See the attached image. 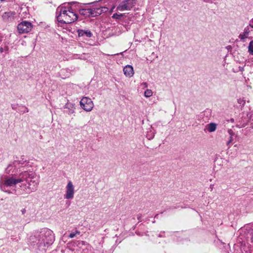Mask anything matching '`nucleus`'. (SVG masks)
Instances as JSON below:
<instances>
[{"instance_id":"7ed1b4c3","label":"nucleus","mask_w":253,"mask_h":253,"mask_svg":"<svg viewBox=\"0 0 253 253\" xmlns=\"http://www.w3.org/2000/svg\"><path fill=\"white\" fill-rule=\"evenodd\" d=\"M57 19L61 23L70 24L78 19L77 14L73 11L70 7L62 6L57 9Z\"/></svg>"},{"instance_id":"6e6552de","label":"nucleus","mask_w":253,"mask_h":253,"mask_svg":"<svg viewBox=\"0 0 253 253\" xmlns=\"http://www.w3.org/2000/svg\"><path fill=\"white\" fill-rule=\"evenodd\" d=\"M18 169V167L14 164L13 162L12 164H9L5 169V172L11 175H13L16 174V170Z\"/></svg>"},{"instance_id":"9d476101","label":"nucleus","mask_w":253,"mask_h":253,"mask_svg":"<svg viewBox=\"0 0 253 253\" xmlns=\"http://www.w3.org/2000/svg\"><path fill=\"white\" fill-rule=\"evenodd\" d=\"M250 32V30L248 27L245 28L243 33L240 34L239 38L243 42H245V40L248 38Z\"/></svg>"},{"instance_id":"393cba45","label":"nucleus","mask_w":253,"mask_h":253,"mask_svg":"<svg viewBox=\"0 0 253 253\" xmlns=\"http://www.w3.org/2000/svg\"><path fill=\"white\" fill-rule=\"evenodd\" d=\"M205 2H209L210 0H203Z\"/></svg>"},{"instance_id":"f3484780","label":"nucleus","mask_w":253,"mask_h":253,"mask_svg":"<svg viewBox=\"0 0 253 253\" xmlns=\"http://www.w3.org/2000/svg\"><path fill=\"white\" fill-rule=\"evenodd\" d=\"M153 92L152 90L147 89L144 92V96L146 98H148L152 96Z\"/></svg>"},{"instance_id":"39448f33","label":"nucleus","mask_w":253,"mask_h":253,"mask_svg":"<svg viewBox=\"0 0 253 253\" xmlns=\"http://www.w3.org/2000/svg\"><path fill=\"white\" fill-rule=\"evenodd\" d=\"M135 0H124L117 7V10H129L134 6Z\"/></svg>"},{"instance_id":"ddd939ff","label":"nucleus","mask_w":253,"mask_h":253,"mask_svg":"<svg viewBox=\"0 0 253 253\" xmlns=\"http://www.w3.org/2000/svg\"><path fill=\"white\" fill-rule=\"evenodd\" d=\"M15 14L14 12L8 11L4 13L2 15V18L5 20H8L13 18Z\"/></svg>"},{"instance_id":"412c9836","label":"nucleus","mask_w":253,"mask_h":253,"mask_svg":"<svg viewBox=\"0 0 253 253\" xmlns=\"http://www.w3.org/2000/svg\"><path fill=\"white\" fill-rule=\"evenodd\" d=\"M26 210L25 208H24V209H22L21 210V213L22 215H24L25 214V213L26 212Z\"/></svg>"},{"instance_id":"4468645a","label":"nucleus","mask_w":253,"mask_h":253,"mask_svg":"<svg viewBox=\"0 0 253 253\" xmlns=\"http://www.w3.org/2000/svg\"><path fill=\"white\" fill-rule=\"evenodd\" d=\"M216 124L213 123H211L206 126V128L209 132H213L216 129Z\"/></svg>"},{"instance_id":"b1692460","label":"nucleus","mask_w":253,"mask_h":253,"mask_svg":"<svg viewBox=\"0 0 253 253\" xmlns=\"http://www.w3.org/2000/svg\"><path fill=\"white\" fill-rule=\"evenodd\" d=\"M142 85H143L145 87H147V86H148L146 83H143L142 84Z\"/></svg>"},{"instance_id":"bb28decb","label":"nucleus","mask_w":253,"mask_h":253,"mask_svg":"<svg viewBox=\"0 0 253 253\" xmlns=\"http://www.w3.org/2000/svg\"><path fill=\"white\" fill-rule=\"evenodd\" d=\"M0 51H1V52H2V48H1V49H0Z\"/></svg>"},{"instance_id":"6ab92c4d","label":"nucleus","mask_w":253,"mask_h":253,"mask_svg":"<svg viewBox=\"0 0 253 253\" xmlns=\"http://www.w3.org/2000/svg\"><path fill=\"white\" fill-rule=\"evenodd\" d=\"M80 232L78 230L76 231L75 233H71L69 235V237L70 238H74L76 235H80Z\"/></svg>"},{"instance_id":"9b49d317","label":"nucleus","mask_w":253,"mask_h":253,"mask_svg":"<svg viewBox=\"0 0 253 253\" xmlns=\"http://www.w3.org/2000/svg\"><path fill=\"white\" fill-rule=\"evenodd\" d=\"M77 33L79 37L85 36L86 37L90 38L92 35V33L89 30L79 29L77 31Z\"/></svg>"},{"instance_id":"aec40b11","label":"nucleus","mask_w":253,"mask_h":253,"mask_svg":"<svg viewBox=\"0 0 253 253\" xmlns=\"http://www.w3.org/2000/svg\"><path fill=\"white\" fill-rule=\"evenodd\" d=\"M123 16V14H118V13H114L113 14V15L112 16V17L113 18H116V19H119L120 18H121V17H122Z\"/></svg>"},{"instance_id":"f8f14e48","label":"nucleus","mask_w":253,"mask_h":253,"mask_svg":"<svg viewBox=\"0 0 253 253\" xmlns=\"http://www.w3.org/2000/svg\"><path fill=\"white\" fill-rule=\"evenodd\" d=\"M228 133L229 135L230 139L228 142H232V141H240L239 138L235 135L231 129L228 130Z\"/></svg>"},{"instance_id":"423d86ee","label":"nucleus","mask_w":253,"mask_h":253,"mask_svg":"<svg viewBox=\"0 0 253 253\" xmlns=\"http://www.w3.org/2000/svg\"><path fill=\"white\" fill-rule=\"evenodd\" d=\"M32 27L31 23L24 21L18 25L17 30L20 34L27 33L32 30Z\"/></svg>"},{"instance_id":"f257e3e1","label":"nucleus","mask_w":253,"mask_h":253,"mask_svg":"<svg viewBox=\"0 0 253 253\" xmlns=\"http://www.w3.org/2000/svg\"><path fill=\"white\" fill-rule=\"evenodd\" d=\"M14 162L18 169L23 167V170L20 173L18 178L13 176L6 177L4 179L1 180V190L5 192L11 193L8 188L14 187L18 183H20L19 187L21 194H29L35 191L39 184V180L36 179V173L29 165V162L24 158Z\"/></svg>"},{"instance_id":"4be33fe9","label":"nucleus","mask_w":253,"mask_h":253,"mask_svg":"<svg viewBox=\"0 0 253 253\" xmlns=\"http://www.w3.org/2000/svg\"><path fill=\"white\" fill-rule=\"evenodd\" d=\"M142 217V215L141 214H138L137 215V219L138 220H140L141 219V218Z\"/></svg>"},{"instance_id":"dca6fc26","label":"nucleus","mask_w":253,"mask_h":253,"mask_svg":"<svg viewBox=\"0 0 253 253\" xmlns=\"http://www.w3.org/2000/svg\"><path fill=\"white\" fill-rule=\"evenodd\" d=\"M87 12L91 14L92 16H96V8H89L87 9Z\"/></svg>"},{"instance_id":"5701e85b","label":"nucleus","mask_w":253,"mask_h":253,"mask_svg":"<svg viewBox=\"0 0 253 253\" xmlns=\"http://www.w3.org/2000/svg\"><path fill=\"white\" fill-rule=\"evenodd\" d=\"M248 27L249 28V27H251L253 29V24L251 23Z\"/></svg>"},{"instance_id":"a211bd4d","label":"nucleus","mask_w":253,"mask_h":253,"mask_svg":"<svg viewBox=\"0 0 253 253\" xmlns=\"http://www.w3.org/2000/svg\"><path fill=\"white\" fill-rule=\"evenodd\" d=\"M248 52L250 54L253 55V41L250 42L248 46Z\"/></svg>"},{"instance_id":"2eb2a0df","label":"nucleus","mask_w":253,"mask_h":253,"mask_svg":"<svg viewBox=\"0 0 253 253\" xmlns=\"http://www.w3.org/2000/svg\"><path fill=\"white\" fill-rule=\"evenodd\" d=\"M107 9V8L105 7L96 8V14H95L96 15L98 16L99 15H100L104 11H106Z\"/></svg>"},{"instance_id":"1a4fd4ad","label":"nucleus","mask_w":253,"mask_h":253,"mask_svg":"<svg viewBox=\"0 0 253 253\" xmlns=\"http://www.w3.org/2000/svg\"><path fill=\"white\" fill-rule=\"evenodd\" d=\"M124 74L128 77H132L134 74L133 67L130 65H126L124 68Z\"/></svg>"},{"instance_id":"0eeeda50","label":"nucleus","mask_w":253,"mask_h":253,"mask_svg":"<svg viewBox=\"0 0 253 253\" xmlns=\"http://www.w3.org/2000/svg\"><path fill=\"white\" fill-rule=\"evenodd\" d=\"M75 188L74 185L71 181H69L66 186L65 194L64 198L66 199H72L74 198L75 194Z\"/></svg>"},{"instance_id":"a878e982","label":"nucleus","mask_w":253,"mask_h":253,"mask_svg":"<svg viewBox=\"0 0 253 253\" xmlns=\"http://www.w3.org/2000/svg\"><path fill=\"white\" fill-rule=\"evenodd\" d=\"M250 22L253 24V18L251 20Z\"/></svg>"},{"instance_id":"f03ea898","label":"nucleus","mask_w":253,"mask_h":253,"mask_svg":"<svg viewBox=\"0 0 253 253\" xmlns=\"http://www.w3.org/2000/svg\"><path fill=\"white\" fill-rule=\"evenodd\" d=\"M30 240L33 243H36L42 250H45L46 247L53 242L54 236L51 230L43 228L40 232H36L34 235L30 236Z\"/></svg>"},{"instance_id":"20e7f679","label":"nucleus","mask_w":253,"mask_h":253,"mask_svg":"<svg viewBox=\"0 0 253 253\" xmlns=\"http://www.w3.org/2000/svg\"><path fill=\"white\" fill-rule=\"evenodd\" d=\"M80 104L81 108L86 112H90L94 106L91 99L87 97H83L80 102Z\"/></svg>"}]
</instances>
